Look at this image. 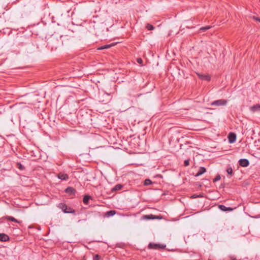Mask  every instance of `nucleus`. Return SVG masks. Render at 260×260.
I'll return each mask as SVG.
<instances>
[{
    "instance_id": "f257e3e1",
    "label": "nucleus",
    "mask_w": 260,
    "mask_h": 260,
    "mask_svg": "<svg viewBox=\"0 0 260 260\" xmlns=\"http://www.w3.org/2000/svg\"><path fill=\"white\" fill-rule=\"evenodd\" d=\"M69 41L68 36H60L59 38L52 36L47 39V46L51 51H56L63 45H67Z\"/></svg>"
},
{
    "instance_id": "f03ea898",
    "label": "nucleus",
    "mask_w": 260,
    "mask_h": 260,
    "mask_svg": "<svg viewBox=\"0 0 260 260\" xmlns=\"http://www.w3.org/2000/svg\"><path fill=\"white\" fill-rule=\"evenodd\" d=\"M58 207L60 208L64 213H70L74 212V210L70 207H68V206L62 203H60L58 205Z\"/></svg>"
},
{
    "instance_id": "7ed1b4c3",
    "label": "nucleus",
    "mask_w": 260,
    "mask_h": 260,
    "mask_svg": "<svg viewBox=\"0 0 260 260\" xmlns=\"http://www.w3.org/2000/svg\"><path fill=\"white\" fill-rule=\"evenodd\" d=\"M227 100L224 99H220L212 102L211 104V105L213 106H225L227 104Z\"/></svg>"
},
{
    "instance_id": "20e7f679",
    "label": "nucleus",
    "mask_w": 260,
    "mask_h": 260,
    "mask_svg": "<svg viewBox=\"0 0 260 260\" xmlns=\"http://www.w3.org/2000/svg\"><path fill=\"white\" fill-rule=\"evenodd\" d=\"M166 245L165 244H156L154 243H150L148 245V248L154 249H164L166 247Z\"/></svg>"
},
{
    "instance_id": "39448f33",
    "label": "nucleus",
    "mask_w": 260,
    "mask_h": 260,
    "mask_svg": "<svg viewBox=\"0 0 260 260\" xmlns=\"http://www.w3.org/2000/svg\"><path fill=\"white\" fill-rule=\"evenodd\" d=\"M239 165L243 167H247L249 165V161L247 159L242 158L239 160Z\"/></svg>"
},
{
    "instance_id": "423d86ee",
    "label": "nucleus",
    "mask_w": 260,
    "mask_h": 260,
    "mask_svg": "<svg viewBox=\"0 0 260 260\" xmlns=\"http://www.w3.org/2000/svg\"><path fill=\"white\" fill-rule=\"evenodd\" d=\"M229 141L230 143H233L236 141V135L235 133H230L229 135Z\"/></svg>"
},
{
    "instance_id": "0eeeda50",
    "label": "nucleus",
    "mask_w": 260,
    "mask_h": 260,
    "mask_svg": "<svg viewBox=\"0 0 260 260\" xmlns=\"http://www.w3.org/2000/svg\"><path fill=\"white\" fill-rule=\"evenodd\" d=\"M9 239L10 238L7 235L4 233H0V241L6 242L9 241Z\"/></svg>"
},
{
    "instance_id": "6e6552de",
    "label": "nucleus",
    "mask_w": 260,
    "mask_h": 260,
    "mask_svg": "<svg viewBox=\"0 0 260 260\" xmlns=\"http://www.w3.org/2000/svg\"><path fill=\"white\" fill-rule=\"evenodd\" d=\"M199 78L202 80H206V81H209L210 80V77L207 75H203L201 74H197Z\"/></svg>"
},
{
    "instance_id": "1a4fd4ad",
    "label": "nucleus",
    "mask_w": 260,
    "mask_h": 260,
    "mask_svg": "<svg viewBox=\"0 0 260 260\" xmlns=\"http://www.w3.org/2000/svg\"><path fill=\"white\" fill-rule=\"evenodd\" d=\"M206 171V169L205 167H201L199 168L198 172L196 175V177L199 176L203 174Z\"/></svg>"
},
{
    "instance_id": "9d476101",
    "label": "nucleus",
    "mask_w": 260,
    "mask_h": 260,
    "mask_svg": "<svg viewBox=\"0 0 260 260\" xmlns=\"http://www.w3.org/2000/svg\"><path fill=\"white\" fill-rule=\"evenodd\" d=\"M250 110L252 112H255L256 111H260V105L256 104L250 107Z\"/></svg>"
},
{
    "instance_id": "9b49d317",
    "label": "nucleus",
    "mask_w": 260,
    "mask_h": 260,
    "mask_svg": "<svg viewBox=\"0 0 260 260\" xmlns=\"http://www.w3.org/2000/svg\"><path fill=\"white\" fill-rule=\"evenodd\" d=\"M219 208L223 211H231L233 210V209L231 207H226L223 205H219Z\"/></svg>"
},
{
    "instance_id": "f8f14e48",
    "label": "nucleus",
    "mask_w": 260,
    "mask_h": 260,
    "mask_svg": "<svg viewBox=\"0 0 260 260\" xmlns=\"http://www.w3.org/2000/svg\"><path fill=\"white\" fill-rule=\"evenodd\" d=\"M58 178L62 180H66L68 179V175L64 173H59L58 174Z\"/></svg>"
},
{
    "instance_id": "ddd939ff",
    "label": "nucleus",
    "mask_w": 260,
    "mask_h": 260,
    "mask_svg": "<svg viewBox=\"0 0 260 260\" xmlns=\"http://www.w3.org/2000/svg\"><path fill=\"white\" fill-rule=\"evenodd\" d=\"M65 191L66 192L72 194H74L76 192V190L72 187H68Z\"/></svg>"
},
{
    "instance_id": "4468645a",
    "label": "nucleus",
    "mask_w": 260,
    "mask_h": 260,
    "mask_svg": "<svg viewBox=\"0 0 260 260\" xmlns=\"http://www.w3.org/2000/svg\"><path fill=\"white\" fill-rule=\"evenodd\" d=\"M122 187H123V186L121 184H116L112 189V191H116L120 190H121L122 189Z\"/></svg>"
},
{
    "instance_id": "2eb2a0df",
    "label": "nucleus",
    "mask_w": 260,
    "mask_h": 260,
    "mask_svg": "<svg viewBox=\"0 0 260 260\" xmlns=\"http://www.w3.org/2000/svg\"><path fill=\"white\" fill-rule=\"evenodd\" d=\"M91 199V197L90 196L86 195L84 197L83 199V202L84 204L85 205H88L89 203V199Z\"/></svg>"
},
{
    "instance_id": "dca6fc26",
    "label": "nucleus",
    "mask_w": 260,
    "mask_h": 260,
    "mask_svg": "<svg viewBox=\"0 0 260 260\" xmlns=\"http://www.w3.org/2000/svg\"><path fill=\"white\" fill-rule=\"evenodd\" d=\"M212 27L211 26H203V27H202L200 28L199 31V32H204V31H206V30L209 29L210 28H211Z\"/></svg>"
},
{
    "instance_id": "f3484780",
    "label": "nucleus",
    "mask_w": 260,
    "mask_h": 260,
    "mask_svg": "<svg viewBox=\"0 0 260 260\" xmlns=\"http://www.w3.org/2000/svg\"><path fill=\"white\" fill-rule=\"evenodd\" d=\"M114 45V44H110V45H103V46H102L101 47H100L99 49V50H103V49H108L109 48H110L111 47L113 46Z\"/></svg>"
},
{
    "instance_id": "a211bd4d",
    "label": "nucleus",
    "mask_w": 260,
    "mask_h": 260,
    "mask_svg": "<svg viewBox=\"0 0 260 260\" xmlns=\"http://www.w3.org/2000/svg\"><path fill=\"white\" fill-rule=\"evenodd\" d=\"M6 218L10 221L16 222V223H19V221H18L17 219H15L14 217L12 216H7L6 217Z\"/></svg>"
},
{
    "instance_id": "6ab92c4d",
    "label": "nucleus",
    "mask_w": 260,
    "mask_h": 260,
    "mask_svg": "<svg viewBox=\"0 0 260 260\" xmlns=\"http://www.w3.org/2000/svg\"><path fill=\"white\" fill-rule=\"evenodd\" d=\"M144 218L146 219H155L156 218L155 217H154L153 215H147L144 216Z\"/></svg>"
},
{
    "instance_id": "aec40b11",
    "label": "nucleus",
    "mask_w": 260,
    "mask_h": 260,
    "mask_svg": "<svg viewBox=\"0 0 260 260\" xmlns=\"http://www.w3.org/2000/svg\"><path fill=\"white\" fill-rule=\"evenodd\" d=\"M152 184V181L149 179H146L144 181V184L145 185H149Z\"/></svg>"
},
{
    "instance_id": "412c9836",
    "label": "nucleus",
    "mask_w": 260,
    "mask_h": 260,
    "mask_svg": "<svg viewBox=\"0 0 260 260\" xmlns=\"http://www.w3.org/2000/svg\"><path fill=\"white\" fill-rule=\"evenodd\" d=\"M115 214V211L114 210H110L109 211H108L106 213V215L108 216H112Z\"/></svg>"
},
{
    "instance_id": "4be33fe9",
    "label": "nucleus",
    "mask_w": 260,
    "mask_h": 260,
    "mask_svg": "<svg viewBox=\"0 0 260 260\" xmlns=\"http://www.w3.org/2000/svg\"><path fill=\"white\" fill-rule=\"evenodd\" d=\"M17 167L20 170H24V167L20 162L17 163Z\"/></svg>"
},
{
    "instance_id": "5701e85b",
    "label": "nucleus",
    "mask_w": 260,
    "mask_h": 260,
    "mask_svg": "<svg viewBox=\"0 0 260 260\" xmlns=\"http://www.w3.org/2000/svg\"><path fill=\"white\" fill-rule=\"evenodd\" d=\"M226 172L228 174L232 175L233 174V169L231 167H229L226 169Z\"/></svg>"
},
{
    "instance_id": "b1692460",
    "label": "nucleus",
    "mask_w": 260,
    "mask_h": 260,
    "mask_svg": "<svg viewBox=\"0 0 260 260\" xmlns=\"http://www.w3.org/2000/svg\"><path fill=\"white\" fill-rule=\"evenodd\" d=\"M146 28L148 30H153L154 29V27L151 24L148 23L146 25Z\"/></svg>"
},
{
    "instance_id": "393cba45",
    "label": "nucleus",
    "mask_w": 260,
    "mask_h": 260,
    "mask_svg": "<svg viewBox=\"0 0 260 260\" xmlns=\"http://www.w3.org/2000/svg\"><path fill=\"white\" fill-rule=\"evenodd\" d=\"M190 160L189 159L184 160V165L185 167L189 166Z\"/></svg>"
},
{
    "instance_id": "a878e982",
    "label": "nucleus",
    "mask_w": 260,
    "mask_h": 260,
    "mask_svg": "<svg viewBox=\"0 0 260 260\" xmlns=\"http://www.w3.org/2000/svg\"><path fill=\"white\" fill-rule=\"evenodd\" d=\"M220 179V176L219 175H217L215 178L214 179V180L213 181L214 182H216V181H217L218 180H219Z\"/></svg>"
},
{
    "instance_id": "bb28decb",
    "label": "nucleus",
    "mask_w": 260,
    "mask_h": 260,
    "mask_svg": "<svg viewBox=\"0 0 260 260\" xmlns=\"http://www.w3.org/2000/svg\"><path fill=\"white\" fill-rule=\"evenodd\" d=\"M100 256L98 254H96L93 256V260H100Z\"/></svg>"
},
{
    "instance_id": "cd10ccee",
    "label": "nucleus",
    "mask_w": 260,
    "mask_h": 260,
    "mask_svg": "<svg viewBox=\"0 0 260 260\" xmlns=\"http://www.w3.org/2000/svg\"><path fill=\"white\" fill-rule=\"evenodd\" d=\"M137 61L138 63H139V64H142V63H143V60L141 58H137Z\"/></svg>"
},
{
    "instance_id": "c85d7f7f",
    "label": "nucleus",
    "mask_w": 260,
    "mask_h": 260,
    "mask_svg": "<svg viewBox=\"0 0 260 260\" xmlns=\"http://www.w3.org/2000/svg\"><path fill=\"white\" fill-rule=\"evenodd\" d=\"M198 197H202V195L193 194V195L192 196V198H198Z\"/></svg>"
},
{
    "instance_id": "c756f323",
    "label": "nucleus",
    "mask_w": 260,
    "mask_h": 260,
    "mask_svg": "<svg viewBox=\"0 0 260 260\" xmlns=\"http://www.w3.org/2000/svg\"><path fill=\"white\" fill-rule=\"evenodd\" d=\"M253 18L256 20V21H258L259 22H260V18H257V17H253Z\"/></svg>"
},
{
    "instance_id": "7c9ffc66",
    "label": "nucleus",
    "mask_w": 260,
    "mask_h": 260,
    "mask_svg": "<svg viewBox=\"0 0 260 260\" xmlns=\"http://www.w3.org/2000/svg\"><path fill=\"white\" fill-rule=\"evenodd\" d=\"M208 260H211V259H208Z\"/></svg>"
}]
</instances>
